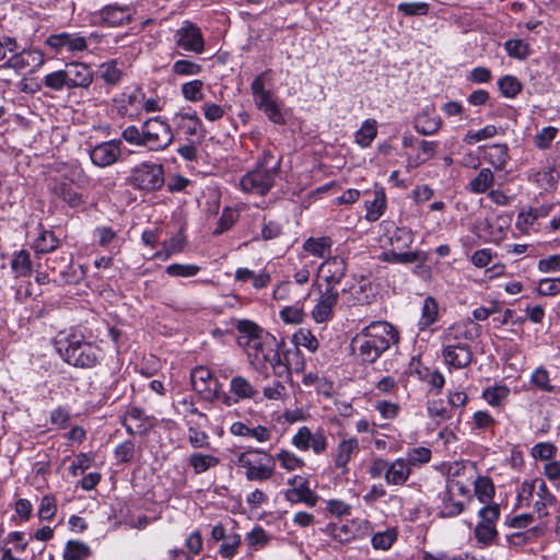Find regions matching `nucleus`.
I'll return each instance as SVG.
<instances>
[{
	"label": "nucleus",
	"mask_w": 560,
	"mask_h": 560,
	"mask_svg": "<svg viewBox=\"0 0 560 560\" xmlns=\"http://www.w3.org/2000/svg\"><path fill=\"white\" fill-rule=\"evenodd\" d=\"M399 340L398 330L384 320L372 322L351 340L353 353L364 363H374Z\"/></svg>",
	"instance_id": "1"
},
{
	"label": "nucleus",
	"mask_w": 560,
	"mask_h": 560,
	"mask_svg": "<svg viewBox=\"0 0 560 560\" xmlns=\"http://www.w3.org/2000/svg\"><path fill=\"white\" fill-rule=\"evenodd\" d=\"M238 343L247 354L249 365L257 372H267L268 362L279 342L273 336L264 334L256 324L243 320L238 324Z\"/></svg>",
	"instance_id": "2"
},
{
	"label": "nucleus",
	"mask_w": 560,
	"mask_h": 560,
	"mask_svg": "<svg viewBox=\"0 0 560 560\" xmlns=\"http://www.w3.org/2000/svg\"><path fill=\"white\" fill-rule=\"evenodd\" d=\"M279 165V156L269 150L264 151L257 166L241 178V188L246 192L264 196L273 187L278 177Z\"/></svg>",
	"instance_id": "3"
},
{
	"label": "nucleus",
	"mask_w": 560,
	"mask_h": 560,
	"mask_svg": "<svg viewBox=\"0 0 560 560\" xmlns=\"http://www.w3.org/2000/svg\"><path fill=\"white\" fill-rule=\"evenodd\" d=\"M58 345V352L62 359L77 368H93L102 355V350L96 345L85 341L82 336L72 335L66 343L59 341Z\"/></svg>",
	"instance_id": "4"
},
{
	"label": "nucleus",
	"mask_w": 560,
	"mask_h": 560,
	"mask_svg": "<svg viewBox=\"0 0 560 560\" xmlns=\"http://www.w3.org/2000/svg\"><path fill=\"white\" fill-rule=\"evenodd\" d=\"M236 464L245 469V476L250 481H266L275 472L273 458L259 450H249L238 454Z\"/></svg>",
	"instance_id": "5"
},
{
	"label": "nucleus",
	"mask_w": 560,
	"mask_h": 560,
	"mask_svg": "<svg viewBox=\"0 0 560 560\" xmlns=\"http://www.w3.org/2000/svg\"><path fill=\"white\" fill-rule=\"evenodd\" d=\"M128 182L140 190H158L164 184L163 167L160 164L142 163L131 171Z\"/></svg>",
	"instance_id": "6"
},
{
	"label": "nucleus",
	"mask_w": 560,
	"mask_h": 560,
	"mask_svg": "<svg viewBox=\"0 0 560 560\" xmlns=\"http://www.w3.org/2000/svg\"><path fill=\"white\" fill-rule=\"evenodd\" d=\"M0 69H12L18 75L36 72L45 62L44 54L37 49H19L11 52Z\"/></svg>",
	"instance_id": "7"
},
{
	"label": "nucleus",
	"mask_w": 560,
	"mask_h": 560,
	"mask_svg": "<svg viewBox=\"0 0 560 560\" xmlns=\"http://www.w3.org/2000/svg\"><path fill=\"white\" fill-rule=\"evenodd\" d=\"M143 98L144 93L139 86L130 92L125 91L112 100L110 113L121 118H135L141 113Z\"/></svg>",
	"instance_id": "8"
},
{
	"label": "nucleus",
	"mask_w": 560,
	"mask_h": 560,
	"mask_svg": "<svg viewBox=\"0 0 560 560\" xmlns=\"http://www.w3.org/2000/svg\"><path fill=\"white\" fill-rule=\"evenodd\" d=\"M289 488L284 491V499L291 504L304 503L315 506L319 500L318 494L310 488L308 481L302 476H293L288 479Z\"/></svg>",
	"instance_id": "9"
},
{
	"label": "nucleus",
	"mask_w": 560,
	"mask_h": 560,
	"mask_svg": "<svg viewBox=\"0 0 560 560\" xmlns=\"http://www.w3.org/2000/svg\"><path fill=\"white\" fill-rule=\"evenodd\" d=\"M176 45L187 52L200 55L205 51V39L198 25L184 21L175 33Z\"/></svg>",
	"instance_id": "10"
},
{
	"label": "nucleus",
	"mask_w": 560,
	"mask_h": 560,
	"mask_svg": "<svg viewBox=\"0 0 560 560\" xmlns=\"http://www.w3.org/2000/svg\"><path fill=\"white\" fill-rule=\"evenodd\" d=\"M339 291L337 288H325L319 292V296L311 312L313 320L317 324L327 323L334 317V310L339 301Z\"/></svg>",
	"instance_id": "11"
},
{
	"label": "nucleus",
	"mask_w": 560,
	"mask_h": 560,
	"mask_svg": "<svg viewBox=\"0 0 560 560\" xmlns=\"http://www.w3.org/2000/svg\"><path fill=\"white\" fill-rule=\"evenodd\" d=\"M132 10L129 7L109 4L93 14V23L101 26L116 27L131 21Z\"/></svg>",
	"instance_id": "12"
},
{
	"label": "nucleus",
	"mask_w": 560,
	"mask_h": 560,
	"mask_svg": "<svg viewBox=\"0 0 560 560\" xmlns=\"http://www.w3.org/2000/svg\"><path fill=\"white\" fill-rule=\"evenodd\" d=\"M63 74L67 81V90L86 89L91 85L94 77L92 69L83 62L67 63L63 68Z\"/></svg>",
	"instance_id": "13"
},
{
	"label": "nucleus",
	"mask_w": 560,
	"mask_h": 560,
	"mask_svg": "<svg viewBox=\"0 0 560 560\" xmlns=\"http://www.w3.org/2000/svg\"><path fill=\"white\" fill-rule=\"evenodd\" d=\"M46 44L57 54L63 50L68 52H79L88 49L85 37L70 33L52 34L46 39Z\"/></svg>",
	"instance_id": "14"
},
{
	"label": "nucleus",
	"mask_w": 560,
	"mask_h": 560,
	"mask_svg": "<svg viewBox=\"0 0 560 560\" xmlns=\"http://www.w3.org/2000/svg\"><path fill=\"white\" fill-rule=\"evenodd\" d=\"M89 152L92 162L101 167L112 165L121 154L119 142H98Z\"/></svg>",
	"instance_id": "15"
},
{
	"label": "nucleus",
	"mask_w": 560,
	"mask_h": 560,
	"mask_svg": "<svg viewBox=\"0 0 560 560\" xmlns=\"http://www.w3.org/2000/svg\"><path fill=\"white\" fill-rule=\"evenodd\" d=\"M326 288H336L346 275V261L338 256L327 258L319 267Z\"/></svg>",
	"instance_id": "16"
},
{
	"label": "nucleus",
	"mask_w": 560,
	"mask_h": 560,
	"mask_svg": "<svg viewBox=\"0 0 560 560\" xmlns=\"http://www.w3.org/2000/svg\"><path fill=\"white\" fill-rule=\"evenodd\" d=\"M358 452L359 441L357 438L341 440L332 454L336 468L340 469L342 474H347L349 471L348 464Z\"/></svg>",
	"instance_id": "17"
},
{
	"label": "nucleus",
	"mask_w": 560,
	"mask_h": 560,
	"mask_svg": "<svg viewBox=\"0 0 560 560\" xmlns=\"http://www.w3.org/2000/svg\"><path fill=\"white\" fill-rule=\"evenodd\" d=\"M191 386L199 394L218 395V380L212 377L211 372L203 366H197L190 374Z\"/></svg>",
	"instance_id": "18"
},
{
	"label": "nucleus",
	"mask_w": 560,
	"mask_h": 560,
	"mask_svg": "<svg viewBox=\"0 0 560 560\" xmlns=\"http://www.w3.org/2000/svg\"><path fill=\"white\" fill-rule=\"evenodd\" d=\"M443 358L447 365L455 369H464L471 363L472 352L468 345L443 347Z\"/></svg>",
	"instance_id": "19"
},
{
	"label": "nucleus",
	"mask_w": 560,
	"mask_h": 560,
	"mask_svg": "<svg viewBox=\"0 0 560 560\" xmlns=\"http://www.w3.org/2000/svg\"><path fill=\"white\" fill-rule=\"evenodd\" d=\"M298 354L299 350L294 349L293 351H283L282 347L278 345L276 351L271 354L270 361L268 362V370L271 369L273 375L278 378H290V357Z\"/></svg>",
	"instance_id": "20"
},
{
	"label": "nucleus",
	"mask_w": 560,
	"mask_h": 560,
	"mask_svg": "<svg viewBox=\"0 0 560 560\" xmlns=\"http://www.w3.org/2000/svg\"><path fill=\"white\" fill-rule=\"evenodd\" d=\"M230 392L235 401L259 400V389L245 376L236 375L231 378Z\"/></svg>",
	"instance_id": "21"
},
{
	"label": "nucleus",
	"mask_w": 560,
	"mask_h": 560,
	"mask_svg": "<svg viewBox=\"0 0 560 560\" xmlns=\"http://www.w3.org/2000/svg\"><path fill=\"white\" fill-rule=\"evenodd\" d=\"M358 528V522L350 521L345 524L329 523L323 528V532L335 541L347 544L357 539Z\"/></svg>",
	"instance_id": "22"
},
{
	"label": "nucleus",
	"mask_w": 560,
	"mask_h": 560,
	"mask_svg": "<svg viewBox=\"0 0 560 560\" xmlns=\"http://www.w3.org/2000/svg\"><path fill=\"white\" fill-rule=\"evenodd\" d=\"M552 210V205L545 203L539 207L529 208L527 210H522L516 220V228L527 233L530 228L540 219L547 217Z\"/></svg>",
	"instance_id": "23"
},
{
	"label": "nucleus",
	"mask_w": 560,
	"mask_h": 560,
	"mask_svg": "<svg viewBox=\"0 0 560 560\" xmlns=\"http://www.w3.org/2000/svg\"><path fill=\"white\" fill-rule=\"evenodd\" d=\"M411 474L410 465L404 457L389 462L385 481L389 486H402L407 482Z\"/></svg>",
	"instance_id": "24"
},
{
	"label": "nucleus",
	"mask_w": 560,
	"mask_h": 560,
	"mask_svg": "<svg viewBox=\"0 0 560 560\" xmlns=\"http://www.w3.org/2000/svg\"><path fill=\"white\" fill-rule=\"evenodd\" d=\"M537 486L533 509L538 518H545L549 515L548 509L557 504V498L549 491L545 481L537 482Z\"/></svg>",
	"instance_id": "25"
},
{
	"label": "nucleus",
	"mask_w": 560,
	"mask_h": 560,
	"mask_svg": "<svg viewBox=\"0 0 560 560\" xmlns=\"http://www.w3.org/2000/svg\"><path fill=\"white\" fill-rule=\"evenodd\" d=\"M441 127V119L433 108H425L415 118V128L422 136H433Z\"/></svg>",
	"instance_id": "26"
},
{
	"label": "nucleus",
	"mask_w": 560,
	"mask_h": 560,
	"mask_svg": "<svg viewBox=\"0 0 560 560\" xmlns=\"http://www.w3.org/2000/svg\"><path fill=\"white\" fill-rule=\"evenodd\" d=\"M230 432L235 436H248L255 439L257 442H267L271 438V432L264 425H257L254 428L248 427L243 422H234Z\"/></svg>",
	"instance_id": "27"
},
{
	"label": "nucleus",
	"mask_w": 560,
	"mask_h": 560,
	"mask_svg": "<svg viewBox=\"0 0 560 560\" xmlns=\"http://www.w3.org/2000/svg\"><path fill=\"white\" fill-rule=\"evenodd\" d=\"M439 497L441 500L439 513L442 517H455L464 511V501L454 494H451V490L446 487Z\"/></svg>",
	"instance_id": "28"
},
{
	"label": "nucleus",
	"mask_w": 560,
	"mask_h": 560,
	"mask_svg": "<svg viewBox=\"0 0 560 560\" xmlns=\"http://www.w3.org/2000/svg\"><path fill=\"white\" fill-rule=\"evenodd\" d=\"M365 219L369 222H375L383 215L386 209V196L382 187H375L374 198L372 201H365Z\"/></svg>",
	"instance_id": "29"
},
{
	"label": "nucleus",
	"mask_w": 560,
	"mask_h": 560,
	"mask_svg": "<svg viewBox=\"0 0 560 560\" xmlns=\"http://www.w3.org/2000/svg\"><path fill=\"white\" fill-rule=\"evenodd\" d=\"M483 158L495 168H502L508 159V147L504 142H492L483 148Z\"/></svg>",
	"instance_id": "30"
},
{
	"label": "nucleus",
	"mask_w": 560,
	"mask_h": 560,
	"mask_svg": "<svg viewBox=\"0 0 560 560\" xmlns=\"http://www.w3.org/2000/svg\"><path fill=\"white\" fill-rule=\"evenodd\" d=\"M332 242L328 236L323 237H308L303 243V249L318 258H324L327 254H329Z\"/></svg>",
	"instance_id": "31"
},
{
	"label": "nucleus",
	"mask_w": 560,
	"mask_h": 560,
	"mask_svg": "<svg viewBox=\"0 0 560 560\" xmlns=\"http://www.w3.org/2000/svg\"><path fill=\"white\" fill-rule=\"evenodd\" d=\"M125 424L131 434H142L148 429L144 412L139 408H131L128 411Z\"/></svg>",
	"instance_id": "32"
},
{
	"label": "nucleus",
	"mask_w": 560,
	"mask_h": 560,
	"mask_svg": "<svg viewBox=\"0 0 560 560\" xmlns=\"http://www.w3.org/2000/svg\"><path fill=\"white\" fill-rule=\"evenodd\" d=\"M188 463L192 467L194 472L200 475L215 467L220 463V459L213 455L194 453L189 456Z\"/></svg>",
	"instance_id": "33"
},
{
	"label": "nucleus",
	"mask_w": 560,
	"mask_h": 560,
	"mask_svg": "<svg viewBox=\"0 0 560 560\" xmlns=\"http://www.w3.org/2000/svg\"><path fill=\"white\" fill-rule=\"evenodd\" d=\"M90 546L79 540H68L63 551L62 560H85L90 557Z\"/></svg>",
	"instance_id": "34"
},
{
	"label": "nucleus",
	"mask_w": 560,
	"mask_h": 560,
	"mask_svg": "<svg viewBox=\"0 0 560 560\" xmlns=\"http://www.w3.org/2000/svg\"><path fill=\"white\" fill-rule=\"evenodd\" d=\"M533 388L544 393H555L556 386L551 384L548 371L542 368H536L529 378Z\"/></svg>",
	"instance_id": "35"
},
{
	"label": "nucleus",
	"mask_w": 560,
	"mask_h": 560,
	"mask_svg": "<svg viewBox=\"0 0 560 560\" xmlns=\"http://www.w3.org/2000/svg\"><path fill=\"white\" fill-rule=\"evenodd\" d=\"M98 75L107 84L117 85L122 78V71L118 68L116 60L103 62L98 68Z\"/></svg>",
	"instance_id": "36"
},
{
	"label": "nucleus",
	"mask_w": 560,
	"mask_h": 560,
	"mask_svg": "<svg viewBox=\"0 0 560 560\" xmlns=\"http://www.w3.org/2000/svg\"><path fill=\"white\" fill-rule=\"evenodd\" d=\"M413 234L408 228H396L389 237L390 246L394 249L405 250L411 246Z\"/></svg>",
	"instance_id": "37"
},
{
	"label": "nucleus",
	"mask_w": 560,
	"mask_h": 560,
	"mask_svg": "<svg viewBox=\"0 0 560 560\" xmlns=\"http://www.w3.org/2000/svg\"><path fill=\"white\" fill-rule=\"evenodd\" d=\"M11 268L16 277H26L32 272V261L26 250L16 253L11 261Z\"/></svg>",
	"instance_id": "38"
},
{
	"label": "nucleus",
	"mask_w": 560,
	"mask_h": 560,
	"mask_svg": "<svg viewBox=\"0 0 560 560\" xmlns=\"http://www.w3.org/2000/svg\"><path fill=\"white\" fill-rule=\"evenodd\" d=\"M186 241L183 234H177L163 243V248L154 254V257L167 259L173 254L179 253L185 247Z\"/></svg>",
	"instance_id": "39"
},
{
	"label": "nucleus",
	"mask_w": 560,
	"mask_h": 560,
	"mask_svg": "<svg viewBox=\"0 0 560 560\" xmlns=\"http://www.w3.org/2000/svg\"><path fill=\"white\" fill-rule=\"evenodd\" d=\"M397 539V532L394 528L375 533L371 538L372 547L376 550H388Z\"/></svg>",
	"instance_id": "40"
},
{
	"label": "nucleus",
	"mask_w": 560,
	"mask_h": 560,
	"mask_svg": "<svg viewBox=\"0 0 560 560\" xmlns=\"http://www.w3.org/2000/svg\"><path fill=\"white\" fill-rule=\"evenodd\" d=\"M498 88L506 98H514L521 91L522 84L516 77L506 74L498 80Z\"/></svg>",
	"instance_id": "41"
},
{
	"label": "nucleus",
	"mask_w": 560,
	"mask_h": 560,
	"mask_svg": "<svg viewBox=\"0 0 560 560\" xmlns=\"http://www.w3.org/2000/svg\"><path fill=\"white\" fill-rule=\"evenodd\" d=\"M54 192L61 197L69 206L78 207L82 203V197L68 183H59L54 186Z\"/></svg>",
	"instance_id": "42"
},
{
	"label": "nucleus",
	"mask_w": 560,
	"mask_h": 560,
	"mask_svg": "<svg viewBox=\"0 0 560 560\" xmlns=\"http://www.w3.org/2000/svg\"><path fill=\"white\" fill-rule=\"evenodd\" d=\"M182 95L186 101L199 102L203 100V82L195 79L182 84Z\"/></svg>",
	"instance_id": "43"
},
{
	"label": "nucleus",
	"mask_w": 560,
	"mask_h": 560,
	"mask_svg": "<svg viewBox=\"0 0 560 560\" xmlns=\"http://www.w3.org/2000/svg\"><path fill=\"white\" fill-rule=\"evenodd\" d=\"M475 493L478 500L482 503H487L494 495V486L490 478L478 477L475 481Z\"/></svg>",
	"instance_id": "44"
},
{
	"label": "nucleus",
	"mask_w": 560,
	"mask_h": 560,
	"mask_svg": "<svg viewBox=\"0 0 560 560\" xmlns=\"http://www.w3.org/2000/svg\"><path fill=\"white\" fill-rule=\"evenodd\" d=\"M537 482H544V480L541 478H536L533 480H525L521 485L517 494L521 505L528 506L530 504V500L535 499L536 492L538 491Z\"/></svg>",
	"instance_id": "45"
},
{
	"label": "nucleus",
	"mask_w": 560,
	"mask_h": 560,
	"mask_svg": "<svg viewBox=\"0 0 560 560\" xmlns=\"http://www.w3.org/2000/svg\"><path fill=\"white\" fill-rule=\"evenodd\" d=\"M172 71L179 77L197 75L202 71V66L188 59H179L173 63Z\"/></svg>",
	"instance_id": "46"
},
{
	"label": "nucleus",
	"mask_w": 560,
	"mask_h": 560,
	"mask_svg": "<svg viewBox=\"0 0 560 560\" xmlns=\"http://www.w3.org/2000/svg\"><path fill=\"white\" fill-rule=\"evenodd\" d=\"M428 415L436 424H440L451 418V410L443 400H432L428 404Z\"/></svg>",
	"instance_id": "47"
},
{
	"label": "nucleus",
	"mask_w": 560,
	"mask_h": 560,
	"mask_svg": "<svg viewBox=\"0 0 560 560\" xmlns=\"http://www.w3.org/2000/svg\"><path fill=\"white\" fill-rule=\"evenodd\" d=\"M493 184V174L489 168H482L478 175L470 180V189L476 194L485 192Z\"/></svg>",
	"instance_id": "48"
},
{
	"label": "nucleus",
	"mask_w": 560,
	"mask_h": 560,
	"mask_svg": "<svg viewBox=\"0 0 560 560\" xmlns=\"http://www.w3.org/2000/svg\"><path fill=\"white\" fill-rule=\"evenodd\" d=\"M262 396L268 400H284L288 396V389L280 380H273L264 386Z\"/></svg>",
	"instance_id": "49"
},
{
	"label": "nucleus",
	"mask_w": 560,
	"mask_h": 560,
	"mask_svg": "<svg viewBox=\"0 0 560 560\" xmlns=\"http://www.w3.org/2000/svg\"><path fill=\"white\" fill-rule=\"evenodd\" d=\"M59 246L58 238L52 232L44 231L35 240L34 248L38 253H49L55 250Z\"/></svg>",
	"instance_id": "50"
},
{
	"label": "nucleus",
	"mask_w": 560,
	"mask_h": 560,
	"mask_svg": "<svg viewBox=\"0 0 560 560\" xmlns=\"http://www.w3.org/2000/svg\"><path fill=\"white\" fill-rule=\"evenodd\" d=\"M276 459L280 463L281 467L288 471L302 468L305 465L302 458L298 457L294 453L287 450H281L276 455Z\"/></svg>",
	"instance_id": "51"
},
{
	"label": "nucleus",
	"mask_w": 560,
	"mask_h": 560,
	"mask_svg": "<svg viewBox=\"0 0 560 560\" xmlns=\"http://www.w3.org/2000/svg\"><path fill=\"white\" fill-rule=\"evenodd\" d=\"M510 395V389L506 386H494L483 390V398L492 406H500Z\"/></svg>",
	"instance_id": "52"
},
{
	"label": "nucleus",
	"mask_w": 560,
	"mask_h": 560,
	"mask_svg": "<svg viewBox=\"0 0 560 560\" xmlns=\"http://www.w3.org/2000/svg\"><path fill=\"white\" fill-rule=\"evenodd\" d=\"M43 85L54 92H60L67 89V81L63 74V69L47 73L43 78Z\"/></svg>",
	"instance_id": "53"
},
{
	"label": "nucleus",
	"mask_w": 560,
	"mask_h": 560,
	"mask_svg": "<svg viewBox=\"0 0 560 560\" xmlns=\"http://www.w3.org/2000/svg\"><path fill=\"white\" fill-rule=\"evenodd\" d=\"M405 460L410 465V468L420 466L431 459V450L424 446H419L408 451Z\"/></svg>",
	"instance_id": "54"
},
{
	"label": "nucleus",
	"mask_w": 560,
	"mask_h": 560,
	"mask_svg": "<svg viewBox=\"0 0 560 560\" xmlns=\"http://www.w3.org/2000/svg\"><path fill=\"white\" fill-rule=\"evenodd\" d=\"M293 340L295 342V349L298 350V347H304L311 352H314L318 348V340L317 338L306 329H300L298 332L293 335Z\"/></svg>",
	"instance_id": "55"
},
{
	"label": "nucleus",
	"mask_w": 560,
	"mask_h": 560,
	"mask_svg": "<svg viewBox=\"0 0 560 560\" xmlns=\"http://www.w3.org/2000/svg\"><path fill=\"white\" fill-rule=\"evenodd\" d=\"M536 291L540 296H555L560 294V277L540 279Z\"/></svg>",
	"instance_id": "56"
},
{
	"label": "nucleus",
	"mask_w": 560,
	"mask_h": 560,
	"mask_svg": "<svg viewBox=\"0 0 560 560\" xmlns=\"http://www.w3.org/2000/svg\"><path fill=\"white\" fill-rule=\"evenodd\" d=\"M558 175L551 168H545L534 174L533 179L542 190H549L555 187Z\"/></svg>",
	"instance_id": "57"
},
{
	"label": "nucleus",
	"mask_w": 560,
	"mask_h": 560,
	"mask_svg": "<svg viewBox=\"0 0 560 560\" xmlns=\"http://www.w3.org/2000/svg\"><path fill=\"white\" fill-rule=\"evenodd\" d=\"M384 260L395 264H412L418 260V254L416 252H402L392 247L389 252L384 253Z\"/></svg>",
	"instance_id": "58"
},
{
	"label": "nucleus",
	"mask_w": 560,
	"mask_h": 560,
	"mask_svg": "<svg viewBox=\"0 0 560 560\" xmlns=\"http://www.w3.org/2000/svg\"><path fill=\"white\" fill-rule=\"evenodd\" d=\"M438 304L433 298H425L422 306V315L419 325L424 328L430 326L436 318Z\"/></svg>",
	"instance_id": "59"
},
{
	"label": "nucleus",
	"mask_w": 560,
	"mask_h": 560,
	"mask_svg": "<svg viewBox=\"0 0 560 560\" xmlns=\"http://www.w3.org/2000/svg\"><path fill=\"white\" fill-rule=\"evenodd\" d=\"M165 271L171 277L189 278L196 276L200 271V267L194 264H172L166 267Z\"/></svg>",
	"instance_id": "60"
},
{
	"label": "nucleus",
	"mask_w": 560,
	"mask_h": 560,
	"mask_svg": "<svg viewBox=\"0 0 560 560\" xmlns=\"http://www.w3.org/2000/svg\"><path fill=\"white\" fill-rule=\"evenodd\" d=\"M57 512L56 499L51 494H46L42 498L38 506V517L43 521L51 520Z\"/></svg>",
	"instance_id": "61"
},
{
	"label": "nucleus",
	"mask_w": 560,
	"mask_h": 560,
	"mask_svg": "<svg viewBox=\"0 0 560 560\" xmlns=\"http://www.w3.org/2000/svg\"><path fill=\"white\" fill-rule=\"evenodd\" d=\"M474 534L477 539V542L480 546L486 547L491 545L493 540L497 538L498 530L495 527H490L488 525H476Z\"/></svg>",
	"instance_id": "62"
},
{
	"label": "nucleus",
	"mask_w": 560,
	"mask_h": 560,
	"mask_svg": "<svg viewBox=\"0 0 560 560\" xmlns=\"http://www.w3.org/2000/svg\"><path fill=\"white\" fill-rule=\"evenodd\" d=\"M280 318L285 324H293L298 325L301 324L304 320L305 313L302 307L293 305V306H285L280 311Z\"/></svg>",
	"instance_id": "63"
},
{
	"label": "nucleus",
	"mask_w": 560,
	"mask_h": 560,
	"mask_svg": "<svg viewBox=\"0 0 560 560\" xmlns=\"http://www.w3.org/2000/svg\"><path fill=\"white\" fill-rule=\"evenodd\" d=\"M504 48L510 57L525 59L528 55V45L522 39H509L504 43Z\"/></svg>",
	"instance_id": "64"
}]
</instances>
